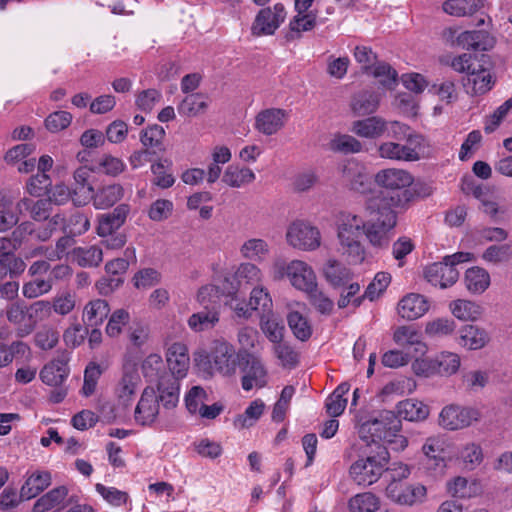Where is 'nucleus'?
I'll return each mask as SVG.
<instances>
[{
  "instance_id": "nucleus-1",
  "label": "nucleus",
  "mask_w": 512,
  "mask_h": 512,
  "mask_svg": "<svg viewBox=\"0 0 512 512\" xmlns=\"http://www.w3.org/2000/svg\"><path fill=\"white\" fill-rule=\"evenodd\" d=\"M364 229L365 220L357 214L341 211L336 216L338 251L349 263L358 264L365 258V248L361 241Z\"/></svg>"
},
{
  "instance_id": "nucleus-2",
  "label": "nucleus",
  "mask_w": 512,
  "mask_h": 512,
  "mask_svg": "<svg viewBox=\"0 0 512 512\" xmlns=\"http://www.w3.org/2000/svg\"><path fill=\"white\" fill-rule=\"evenodd\" d=\"M375 182L385 190L377 192L367 201L382 203V200L385 199V206L396 209L403 207L411 198V193L407 188L413 183V177L405 170L383 169L375 175Z\"/></svg>"
},
{
  "instance_id": "nucleus-3",
  "label": "nucleus",
  "mask_w": 512,
  "mask_h": 512,
  "mask_svg": "<svg viewBox=\"0 0 512 512\" xmlns=\"http://www.w3.org/2000/svg\"><path fill=\"white\" fill-rule=\"evenodd\" d=\"M383 201H386L385 199ZM386 202L366 201V209L376 214L375 220L365 221L364 235L369 244L376 249H387L392 239V232L397 225L395 209L385 206Z\"/></svg>"
},
{
  "instance_id": "nucleus-4",
  "label": "nucleus",
  "mask_w": 512,
  "mask_h": 512,
  "mask_svg": "<svg viewBox=\"0 0 512 512\" xmlns=\"http://www.w3.org/2000/svg\"><path fill=\"white\" fill-rule=\"evenodd\" d=\"M201 309L188 318V326L194 332L213 329L220 321L221 299L218 288L213 285L203 286L197 293Z\"/></svg>"
},
{
  "instance_id": "nucleus-5",
  "label": "nucleus",
  "mask_w": 512,
  "mask_h": 512,
  "mask_svg": "<svg viewBox=\"0 0 512 512\" xmlns=\"http://www.w3.org/2000/svg\"><path fill=\"white\" fill-rule=\"evenodd\" d=\"M390 454L386 446H378L374 454L361 457L349 468L350 478L359 486H370L376 483L387 470Z\"/></svg>"
},
{
  "instance_id": "nucleus-6",
  "label": "nucleus",
  "mask_w": 512,
  "mask_h": 512,
  "mask_svg": "<svg viewBox=\"0 0 512 512\" xmlns=\"http://www.w3.org/2000/svg\"><path fill=\"white\" fill-rule=\"evenodd\" d=\"M410 475L407 465L400 466V478H393L386 486L385 495L392 502L402 506H414L421 504L427 497V489L420 483L404 481Z\"/></svg>"
},
{
  "instance_id": "nucleus-7",
  "label": "nucleus",
  "mask_w": 512,
  "mask_h": 512,
  "mask_svg": "<svg viewBox=\"0 0 512 512\" xmlns=\"http://www.w3.org/2000/svg\"><path fill=\"white\" fill-rule=\"evenodd\" d=\"M272 271L275 280H281L286 276L292 286L304 292L310 291L317 284L314 271L301 260H293L290 263L277 260L273 264Z\"/></svg>"
},
{
  "instance_id": "nucleus-8",
  "label": "nucleus",
  "mask_w": 512,
  "mask_h": 512,
  "mask_svg": "<svg viewBox=\"0 0 512 512\" xmlns=\"http://www.w3.org/2000/svg\"><path fill=\"white\" fill-rule=\"evenodd\" d=\"M402 428L401 420L393 411H382L378 417L362 424L361 434H369L371 442L385 441L387 437L392 436V432H400Z\"/></svg>"
},
{
  "instance_id": "nucleus-9",
  "label": "nucleus",
  "mask_w": 512,
  "mask_h": 512,
  "mask_svg": "<svg viewBox=\"0 0 512 512\" xmlns=\"http://www.w3.org/2000/svg\"><path fill=\"white\" fill-rule=\"evenodd\" d=\"M481 418L479 410L455 404L445 406L439 415V424L447 430H459L471 426Z\"/></svg>"
},
{
  "instance_id": "nucleus-10",
  "label": "nucleus",
  "mask_w": 512,
  "mask_h": 512,
  "mask_svg": "<svg viewBox=\"0 0 512 512\" xmlns=\"http://www.w3.org/2000/svg\"><path fill=\"white\" fill-rule=\"evenodd\" d=\"M287 242L294 248L311 251L320 246L319 230L304 221L293 222L286 233Z\"/></svg>"
},
{
  "instance_id": "nucleus-11",
  "label": "nucleus",
  "mask_w": 512,
  "mask_h": 512,
  "mask_svg": "<svg viewBox=\"0 0 512 512\" xmlns=\"http://www.w3.org/2000/svg\"><path fill=\"white\" fill-rule=\"evenodd\" d=\"M209 357L215 370L223 376H231L236 372L238 361L235 349L230 343L224 340L214 341Z\"/></svg>"
},
{
  "instance_id": "nucleus-12",
  "label": "nucleus",
  "mask_w": 512,
  "mask_h": 512,
  "mask_svg": "<svg viewBox=\"0 0 512 512\" xmlns=\"http://www.w3.org/2000/svg\"><path fill=\"white\" fill-rule=\"evenodd\" d=\"M239 360L244 373L241 379L242 388L249 391L253 387H263L266 384V370L260 358L254 353H242Z\"/></svg>"
},
{
  "instance_id": "nucleus-13",
  "label": "nucleus",
  "mask_w": 512,
  "mask_h": 512,
  "mask_svg": "<svg viewBox=\"0 0 512 512\" xmlns=\"http://www.w3.org/2000/svg\"><path fill=\"white\" fill-rule=\"evenodd\" d=\"M340 171L342 180L351 190L361 194L370 191L371 177L362 163L348 160L341 166Z\"/></svg>"
},
{
  "instance_id": "nucleus-14",
  "label": "nucleus",
  "mask_w": 512,
  "mask_h": 512,
  "mask_svg": "<svg viewBox=\"0 0 512 512\" xmlns=\"http://www.w3.org/2000/svg\"><path fill=\"white\" fill-rule=\"evenodd\" d=\"M286 11L282 4L277 3L273 8L260 10L252 26V33L256 36L271 35L284 22Z\"/></svg>"
},
{
  "instance_id": "nucleus-15",
  "label": "nucleus",
  "mask_w": 512,
  "mask_h": 512,
  "mask_svg": "<svg viewBox=\"0 0 512 512\" xmlns=\"http://www.w3.org/2000/svg\"><path fill=\"white\" fill-rule=\"evenodd\" d=\"M314 0H295L297 15L289 23V39L299 38L302 32L311 31L316 26L317 14L308 11Z\"/></svg>"
},
{
  "instance_id": "nucleus-16",
  "label": "nucleus",
  "mask_w": 512,
  "mask_h": 512,
  "mask_svg": "<svg viewBox=\"0 0 512 512\" xmlns=\"http://www.w3.org/2000/svg\"><path fill=\"white\" fill-rule=\"evenodd\" d=\"M288 113L281 108H267L261 110L255 117V129L265 135L271 136L278 133L284 126Z\"/></svg>"
},
{
  "instance_id": "nucleus-17",
  "label": "nucleus",
  "mask_w": 512,
  "mask_h": 512,
  "mask_svg": "<svg viewBox=\"0 0 512 512\" xmlns=\"http://www.w3.org/2000/svg\"><path fill=\"white\" fill-rule=\"evenodd\" d=\"M158 414L159 403L157 394L153 388L146 387L135 408V421L142 426L151 425L155 422Z\"/></svg>"
},
{
  "instance_id": "nucleus-18",
  "label": "nucleus",
  "mask_w": 512,
  "mask_h": 512,
  "mask_svg": "<svg viewBox=\"0 0 512 512\" xmlns=\"http://www.w3.org/2000/svg\"><path fill=\"white\" fill-rule=\"evenodd\" d=\"M381 96L373 90H361L351 96L349 107L355 117H366L377 112Z\"/></svg>"
},
{
  "instance_id": "nucleus-19",
  "label": "nucleus",
  "mask_w": 512,
  "mask_h": 512,
  "mask_svg": "<svg viewBox=\"0 0 512 512\" xmlns=\"http://www.w3.org/2000/svg\"><path fill=\"white\" fill-rule=\"evenodd\" d=\"M424 276L433 286H439L444 289L457 282L459 271L443 260L442 262H435L427 266Z\"/></svg>"
},
{
  "instance_id": "nucleus-20",
  "label": "nucleus",
  "mask_w": 512,
  "mask_h": 512,
  "mask_svg": "<svg viewBox=\"0 0 512 512\" xmlns=\"http://www.w3.org/2000/svg\"><path fill=\"white\" fill-rule=\"evenodd\" d=\"M166 361L172 378L180 380L187 375L190 359L188 350L185 344L176 342L173 343L167 350Z\"/></svg>"
},
{
  "instance_id": "nucleus-21",
  "label": "nucleus",
  "mask_w": 512,
  "mask_h": 512,
  "mask_svg": "<svg viewBox=\"0 0 512 512\" xmlns=\"http://www.w3.org/2000/svg\"><path fill=\"white\" fill-rule=\"evenodd\" d=\"M388 121L379 116L366 117L352 123L350 131L361 138L377 139L386 134Z\"/></svg>"
},
{
  "instance_id": "nucleus-22",
  "label": "nucleus",
  "mask_w": 512,
  "mask_h": 512,
  "mask_svg": "<svg viewBox=\"0 0 512 512\" xmlns=\"http://www.w3.org/2000/svg\"><path fill=\"white\" fill-rule=\"evenodd\" d=\"M399 143L400 161L413 162L430 156V145L423 135L416 133Z\"/></svg>"
},
{
  "instance_id": "nucleus-23",
  "label": "nucleus",
  "mask_w": 512,
  "mask_h": 512,
  "mask_svg": "<svg viewBox=\"0 0 512 512\" xmlns=\"http://www.w3.org/2000/svg\"><path fill=\"white\" fill-rule=\"evenodd\" d=\"M130 207L127 204H120L115 207L111 212L102 214L99 217L97 233L99 236L104 237L114 233L126 221Z\"/></svg>"
},
{
  "instance_id": "nucleus-24",
  "label": "nucleus",
  "mask_w": 512,
  "mask_h": 512,
  "mask_svg": "<svg viewBox=\"0 0 512 512\" xmlns=\"http://www.w3.org/2000/svg\"><path fill=\"white\" fill-rule=\"evenodd\" d=\"M68 361L64 358L53 359L40 371V379L48 386H61L69 375Z\"/></svg>"
},
{
  "instance_id": "nucleus-25",
  "label": "nucleus",
  "mask_w": 512,
  "mask_h": 512,
  "mask_svg": "<svg viewBox=\"0 0 512 512\" xmlns=\"http://www.w3.org/2000/svg\"><path fill=\"white\" fill-rule=\"evenodd\" d=\"M16 209L20 215L29 214V216L37 222L45 221L49 218L52 205L51 200L24 197L16 203Z\"/></svg>"
},
{
  "instance_id": "nucleus-26",
  "label": "nucleus",
  "mask_w": 512,
  "mask_h": 512,
  "mask_svg": "<svg viewBox=\"0 0 512 512\" xmlns=\"http://www.w3.org/2000/svg\"><path fill=\"white\" fill-rule=\"evenodd\" d=\"M459 41L461 48L473 51H489L496 43L495 37L485 30L463 31Z\"/></svg>"
},
{
  "instance_id": "nucleus-27",
  "label": "nucleus",
  "mask_w": 512,
  "mask_h": 512,
  "mask_svg": "<svg viewBox=\"0 0 512 512\" xmlns=\"http://www.w3.org/2000/svg\"><path fill=\"white\" fill-rule=\"evenodd\" d=\"M27 313V305L20 300L11 302L5 309L7 321L16 327L17 335L20 337L31 334Z\"/></svg>"
},
{
  "instance_id": "nucleus-28",
  "label": "nucleus",
  "mask_w": 512,
  "mask_h": 512,
  "mask_svg": "<svg viewBox=\"0 0 512 512\" xmlns=\"http://www.w3.org/2000/svg\"><path fill=\"white\" fill-rule=\"evenodd\" d=\"M428 309L429 306L426 299L420 294H408L398 303V314L407 320L420 318Z\"/></svg>"
},
{
  "instance_id": "nucleus-29",
  "label": "nucleus",
  "mask_w": 512,
  "mask_h": 512,
  "mask_svg": "<svg viewBox=\"0 0 512 512\" xmlns=\"http://www.w3.org/2000/svg\"><path fill=\"white\" fill-rule=\"evenodd\" d=\"M158 403L161 402L166 409L175 408L179 402L180 383L177 378L162 376L158 385Z\"/></svg>"
},
{
  "instance_id": "nucleus-30",
  "label": "nucleus",
  "mask_w": 512,
  "mask_h": 512,
  "mask_svg": "<svg viewBox=\"0 0 512 512\" xmlns=\"http://www.w3.org/2000/svg\"><path fill=\"white\" fill-rule=\"evenodd\" d=\"M110 314L109 303L105 299H93L83 309V322L90 327L100 326Z\"/></svg>"
},
{
  "instance_id": "nucleus-31",
  "label": "nucleus",
  "mask_w": 512,
  "mask_h": 512,
  "mask_svg": "<svg viewBox=\"0 0 512 512\" xmlns=\"http://www.w3.org/2000/svg\"><path fill=\"white\" fill-rule=\"evenodd\" d=\"M210 99L203 93H190L178 105V113L185 117H197L204 114L209 107Z\"/></svg>"
},
{
  "instance_id": "nucleus-32",
  "label": "nucleus",
  "mask_w": 512,
  "mask_h": 512,
  "mask_svg": "<svg viewBox=\"0 0 512 512\" xmlns=\"http://www.w3.org/2000/svg\"><path fill=\"white\" fill-rule=\"evenodd\" d=\"M396 416L407 421H423L429 415V407L417 399L400 401L396 406Z\"/></svg>"
},
{
  "instance_id": "nucleus-33",
  "label": "nucleus",
  "mask_w": 512,
  "mask_h": 512,
  "mask_svg": "<svg viewBox=\"0 0 512 512\" xmlns=\"http://www.w3.org/2000/svg\"><path fill=\"white\" fill-rule=\"evenodd\" d=\"M459 333V344L469 350L481 349L489 341L487 332L474 325H465Z\"/></svg>"
},
{
  "instance_id": "nucleus-34",
  "label": "nucleus",
  "mask_w": 512,
  "mask_h": 512,
  "mask_svg": "<svg viewBox=\"0 0 512 512\" xmlns=\"http://www.w3.org/2000/svg\"><path fill=\"white\" fill-rule=\"evenodd\" d=\"M51 484V474L47 471L32 473L25 481L20 490V497L32 499L39 495Z\"/></svg>"
},
{
  "instance_id": "nucleus-35",
  "label": "nucleus",
  "mask_w": 512,
  "mask_h": 512,
  "mask_svg": "<svg viewBox=\"0 0 512 512\" xmlns=\"http://www.w3.org/2000/svg\"><path fill=\"white\" fill-rule=\"evenodd\" d=\"M483 6V0H446L442 4V9L454 17H467L474 15Z\"/></svg>"
},
{
  "instance_id": "nucleus-36",
  "label": "nucleus",
  "mask_w": 512,
  "mask_h": 512,
  "mask_svg": "<svg viewBox=\"0 0 512 512\" xmlns=\"http://www.w3.org/2000/svg\"><path fill=\"white\" fill-rule=\"evenodd\" d=\"M124 194L120 184H110L100 188L95 194L91 193L93 204L97 209H106L117 203Z\"/></svg>"
},
{
  "instance_id": "nucleus-37",
  "label": "nucleus",
  "mask_w": 512,
  "mask_h": 512,
  "mask_svg": "<svg viewBox=\"0 0 512 512\" xmlns=\"http://www.w3.org/2000/svg\"><path fill=\"white\" fill-rule=\"evenodd\" d=\"M464 282L470 293L482 294L490 285V275L484 268L471 267L465 272Z\"/></svg>"
},
{
  "instance_id": "nucleus-38",
  "label": "nucleus",
  "mask_w": 512,
  "mask_h": 512,
  "mask_svg": "<svg viewBox=\"0 0 512 512\" xmlns=\"http://www.w3.org/2000/svg\"><path fill=\"white\" fill-rule=\"evenodd\" d=\"M326 280L333 287H342L347 285L352 279V273L342 263L330 259L323 269Z\"/></svg>"
},
{
  "instance_id": "nucleus-39",
  "label": "nucleus",
  "mask_w": 512,
  "mask_h": 512,
  "mask_svg": "<svg viewBox=\"0 0 512 512\" xmlns=\"http://www.w3.org/2000/svg\"><path fill=\"white\" fill-rule=\"evenodd\" d=\"M68 495V489L65 486L56 487L43 496H41L33 506V512H46L53 508H57L62 505L66 496Z\"/></svg>"
},
{
  "instance_id": "nucleus-40",
  "label": "nucleus",
  "mask_w": 512,
  "mask_h": 512,
  "mask_svg": "<svg viewBox=\"0 0 512 512\" xmlns=\"http://www.w3.org/2000/svg\"><path fill=\"white\" fill-rule=\"evenodd\" d=\"M270 252L268 243L264 239L251 238L246 240L240 247L241 255L249 260L261 262L265 260Z\"/></svg>"
},
{
  "instance_id": "nucleus-41",
  "label": "nucleus",
  "mask_w": 512,
  "mask_h": 512,
  "mask_svg": "<svg viewBox=\"0 0 512 512\" xmlns=\"http://www.w3.org/2000/svg\"><path fill=\"white\" fill-rule=\"evenodd\" d=\"M422 451L426 457V465L435 469L445 466L443 442L439 438L429 437L424 443Z\"/></svg>"
},
{
  "instance_id": "nucleus-42",
  "label": "nucleus",
  "mask_w": 512,
  "mask_h": 512,
  "mask_svg": "<svg viewBox=\"0 0 512 512\" xmlns=\"http://www.w3.org/2000/svg\"><path fill=\"white\" fill-rule=\"evenodd\" d=\"M254 180L255 174L250 168H239L233 165L227 167L222 177V181L226 185L234 188L252 183Z\"/></svg>"
},
{
  "instance_id": "nucleus-43",
  "label": "nucleus",
  "mask_w": 512,
  "mask_h": 512,
  "mask_svg": "<svg viewBox=\"0 0 512 512\" xmlns=\"http://www.w3.org/2000/svg\"><path fill=\"white\" fill-rule=\"evenodd\" d=\"M260 325L262 331L271 342L279 343L282 341L285 327L273 311L260 316Z\"/></svg>"
},
{
  "instance_id": "nucleus-44",
  "label": "nucleus",
  "mask_w": 512,
  "mask_h": 512,
  "mask_svg": "<svg viewBox=\"0 0 512 512\" xmlns=\"http://www.w3.org/2000/svg\"><path fill=\"white\" fill-rule=\"evenodd\" d=\"M391 282V275L387 272H378L373 281L368 285L363 296L354 298L353 305L359 307L364 298L373 301L383 293Z\"/></svg>"
},
{
  "instance_id": "nucleus-45",
  "label": "nucleus",
  "mask_w": 512,
  "mask_h": 512,
  "mask_svg": "<svg viewBox=\"0 0 512 512\" xmlns=\"http://www.w3.org/2000/svg\"><path fill=\"white\" fill-rule=\"evenodd\" d=\"M73 258L81 267H97L103 260V252L96 245L77 247L73 250Z\"/></svg>"
},
{
  "instance_id": "nucleus-46",
  "label": "nucleus",
  "mask_w": 512,
  "mask_h": 512,
  "mask_svg": "<svg viewBox=\"0 0 512 512\" xmlns=\"http://www.w3.org/2000/svg\"><path fill=\"white\" fill-rule=\"evenodd\" d=\"M165 137V130L162 126L154 124L143 129L140 133V141L142 145L157 152H164L163 140Z\"/></svg>"
},
{
  "instance_id": "nucleus-47",
  "label": "nucleus",
  "mask_w": 512,
  "mask_h": 512,
  "mask_svg": "<svg viewBox=\"0 0 512 512\" xmlns=\"http://www.w3.org/2000/svg\"><path fill=\"white\" fill-rule=\"evenodd\" d=\"M450 308L456 318L465 321H475L482 314L481 306L469 300H456L451 303Z\"/></svg>"
},
{
  "instance_id": "nucleus-48",
  "label": "nucleus",
  "mask_w": 512,
  "mask_h": 512,
  "mask_svg": "<svg viewBox=\"0 0 512 512\" xmlns=\"http://www.w3.org/2000/svg\"><path fill=\"white\" fill-rule=\"evenodd\" d=\"M265 405L262 400L256 399L250 403L243 414L234 419V426L238 429L249 428L253 426L262 416Z\"/></svg>"
},
{
  "instance_id": "nucleus-49",
  "label": "nucleus",
  "mask_w": 512,
  "mask_h": 512,
  "mask_svg": "<svg viewBox=\"0 0 512 512\" xmlns=\"http://www.w3.org/2000/svg\"><path fill=\"white\" fill-rule=\"evenodd\" d=\"M348 507L350 512H375L380 508V499L371 492L359 493L349 500Z\"/></svg>"
},
{
  "instance_id": "nucleus-50",
  "label": "nucleus",
  "mask_w": 512,
  "mask_h": 512,
  "mask_svg": "<svg viewBox=\"0 0 512 512\" xmlns=\"http://www.w3.org/2000/svg\"><path fill=\"white\" fill-rule=\"evenodd\" d=\"M379 79V83L387 89H393L398 83V73L390 64L378 61L377 64L367 73Z\"/></svg>"
},
{
  "instance_id": "nucleus-51",
  "label": "nucleus",
  "mask_w": 512,
  "mask_h": 512,
  "mask_svg": "<svg viewBox=\"0 0 512 512\" xmlns=\"http://www.w3.org/2000/svg\"><path fill=\"white\" fill-rule=\"evenodd\" d=\"M151 172L154 175L153 184L161 189L170 188L175 183L171 172V163L168 160L153 163Z\"/></svg>"
},
{
  "instance_id": "nucleus-52",
  "label": "nucleus",
  "mask_w": 512,
  "mask_h": 512,
  "mask_svg": "<svg viewBox=\"0 0 512 512\" xmlns=\"http://www.w3.org/2000/svg\"><path fill=\"white\" fill-rule=\"evenodd\" d=\"M493 84L494 81L490 72L485 69L480 71L473 69L471 74L467 77V83L464 85H472V94L482 95L488 92L492 88Z\"/></svg>"
},
{
  "instance_id": "nucleus-53",
  "label": "nucleus",
  "mask_w": 512,
  "mask_h": 512,
  "mask_svg": "<svg viewBox=\"0 0 512 512\" xmlns=\"http://www.w3.org/2000/svg\"><path fill=\"white\" fill-rule=\"evenodd\" d=\"M288 325L294 336L300 341H307L312 335L308 320L298 311H292L287 316Z\"/></svg>"
},
{
  "instance_id": "nucleus-54",
  "label": "nucleus",
  "mask_w": 512,
  "mask_h": 512,
  "mask_svg": "<svg viewBox=\"0 0 512 512\" xmlns=\"http://www.w3.org/2000/svg\"><path fill=\"white\" fill-rule=\"evenodd\" d=\"M27 311L30 333H32L38 322L50 317L52 313L51 302L47 300L35 301L27 305Z\"/></svg>"
},
{
  "instance_id": "nucleus-55",
  "label": "nucleus",
  "mask_w": 512,
  "mask_h": 512,
  "mask_svg": "<svg viewBox=\"0 0 512 512\" xmlns=\"http://www.w3.org/2000/svg\"><path fill=\"white\" fill-rule=\"evenodd\" d=\"M248 306L252 311H258L261 315L272 312V299L268 291L263 287H255L251 291Z\"/></svg>"
},
{
  "instance_id": "nucleus-56",
  "label": "nucleus",
  "mask_w": 512,
  "mask_h": 512,
  "mask_svg": "<svg viewBox=\"0 0 512 512\" xmlns=\"http://www.w3.org/2000/svg\"><path fill=\"white\" fill-rule=\"evenodd\" d=\"M437 375L450 376L455 374L460 367V357L453 352H441L435 357Z\"/></svg>"
},
{
  "instance_id": "nucleus-57",
  "label": "nucleus",
  "mask_w": 512,
  "mask_h": 512,
  "mask_svg": "<svg viewBox=\"0 0 512 512\" xmlns=\"http://www.w3.org/2000/svg\"><path fill=\"white\" fill-rule=\"evenodd\" d=\"M330 149L343 154L359 153L362 150V143L351 135L338 134L331 140Z\"/></svg>"
},
{
  "instance_id": "nucleus-58",
  "label": "nucleus",
  "mask_w": 512,
  "mask_h": 512,
  "mask_svg": "<svg viewBox=\"0 0 512 512\" xmlns=\"http://www.w3.org/2000/svg\"><path fill=\"white\" fill-rule=\"evenodd\" d=\"M126 168L122 159L110 154H104L95 163L93 170L102 172L108 176L116 177Z\"/></svg>"
},
{
  "instance_id": "nucleus-59",
  "label": "nucleus",
  "mask_w": 512,
  "mask_h": 512,
  "mask_svg": "<svg viewBox=\"0 0 512 512\" xmlns=\"http://www.w3.org/2000/svg\"><path fill=\"white\" fill-rule=\"evenodd\" d=\"M53 288L51 279L35 278L27 281L22 286V294L27 299H35L48 294Z\"/></svg>"
},
{
  "instance_id": "nucleus-60",
  "label": "nucleus",
  "mask_w": 512,
  "mask_h": 512,
  "mask_svg": "<svg viewBox=\"0 0 512 512\" xmlns=\"http://www.w3.org/2000/svg\"><path fill=\"white\" fill-rule=\"evenodd\" d=\"M130 321V314L127 310L120 308L113 311L108 319L105 332L109 337H118Z\"/></svg>"
},
{
  "instance_id": "nucleus-61",
  "label": "nucleus",
  "mask_w": 512,
  "mask_h": 512,
  "mask_svg": "<svg viewBox=\"0 0 512 512\" xmlns=\"http://www.w3.org/2000/svg\"><path fill=\"white\" fill-rule=\"evenodd\" d=\"M139 376L136 372H126L123 374L118 385V396L123 405L127 406L131 397L135 394Z\"/></svg>"
},
{
  "instance_id": "nucleus-62",
  "label": "nucleus",
  "mask_w": 512,
  "mask_h": 512,
  "mask_svg": "<svg viewBox=\"0 0 512 512\" xmlns=\"http://www.w3.org/2000/svg\"><path fill=\"white\" fill-rule=\"evenodd\" d=\"M89 228V218L84 213L76 211L66 218L65 225L63 226V233L80 236L87 232Z\"/></svg>"
},
{
  "instance_id": "nucleus-63",
  "label": "nucleus",
  "mask_w": 512,
  "mask_h": 512,
  "mask_svg": "<svg viewBox=\"0 0 512 512\" xmlns=\"http://www.w3.org/2000/svg\"><path fill=\"white\" fill-rule=\"evenodd\" d=\"M353 56L364 73H368L378 62L377 53L366 45H357L353 49Z\"/></svg>"
},
{
  "instance_id": "nucleus-64",
  "label": "nucleus",
  "mask_w": 512,
  "mask_h": 512,
  "mask_svg": "<svg viewBox=\"0 0 512 512\" xmlns=\"http://www.w3.org/2000/svg\"><path fill=\"white\" fill-rule=\"evenodd\" d=\"M207 400L208 395L201 386H193L185 395V405L191 414L198 413Z\"/></svg>"
}]
</instances>
